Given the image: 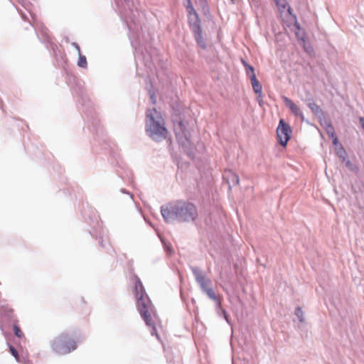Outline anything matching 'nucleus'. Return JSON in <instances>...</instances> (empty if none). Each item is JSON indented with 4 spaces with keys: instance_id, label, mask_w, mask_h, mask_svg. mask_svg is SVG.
Wrapping results in <instances>:
<instances>
[{
    "instance_id": "obj_1",
    "label": "nucleus",
    "mask_w": 364,
    "mask_h": 364,
    "mask_svg": "<svg viewBox=\"0 0 364 364\" xmlns=\"http://www.w3.org/2000/svg\"><path fill=\"white\" fill-rule=\"evenodd\" d=\"M161 214L166 222L175 220L181 221L194 220L197 217L196 206L190 203L177 202L169 203L161 209Z\"/></svg>"
},
{
    "instance_id": "obj_2",
    "label": "nucleus",
    "mask_w": 364,
    "mask_h": 364,
    "mask_svg": "<svg viewBox=\"0 0 364 364\" xmlns=\"http://www.w3.org/2000/svg\"><path fill=\"white\" fill-rule=\"evenodd\" d=\"M145 131L150 138L156 141H162L168 136L164 119L156 108L148 109L146 112Z\"/></svg>"
},
{
    "instance_id": "obj_3",
    "label": "nucleus",
    "mask_w": 364,
    "mask_h": 364,
    "mask_svg": "<svg viewBox=\"0 0 364 364\" xmlns=\"http://www.w3.org/2000/svg\"><path fill=\"white\" fill-rule=\"evenodd\" d=\"M135 293L137 300V308L140 313L141 316L145 321L148 326L152 327L151 335L156 332L154 326V322L151 317V311H152V306L151 301L146 295L144 286L139 278L136 277L135 282Z\"/></svg>"
},
{
    "instance_id": "obj_4",
    "label": "nucleus",
    "mask_w": 364,
    "mask_h": 364,
    "mask_svg": "<svg viewBox=\"0 0 364 364\" xmlns=\"http://www.w3.org/2000/svg\"><path fill=\"white\" fill-rule=\"evenodd\" d=\"M75 342L66 334H62L56 338L53 344V350L59 354L65 355L76 348Z\"/></svg>"
},
{
    "instance_id": "obj_5",
    "label": "nucleus",
    "mask_w": 364,
    "mask_h": 364,
    "mask_svg": "<svg viewBox=\"0 0 364 364\" xmlns=\"http://www.w3.org/2000/svg\"><path fill=\"white\" fill-rule=\"evenodd\" d=\"M291 129L290 126L285 122L283 119H281L277 129V136L279 143L286 146L288 141L290 139Z\"/></svg>"
},
{
    "instance_id": "obj_6",
    "label": "nucleus",
    "mask_w": 364,
    "mask_h": 364,
    "mask_svg": "<svg viewBox=\"0 0 364 364\" xmlns=\"http://www.w3.org/2000/svg\"><path fill=\"white\" fill-rule=\"evenodd\" d=\"M191 269L197 283L199 284L202 291L205 293L207 289L212 287V281L206 279L198 267H192Z\"/></svg>"
},
{
    "instance_id": "obj_7",
    "label": "nucleus",
    "mask_w": 364,
    "mask_h": 364,
    "mask_svg": "<svg viewBox=\"0 0 364 364\" xmlns=\"http://www.w3.org/2000/svg\"><path fill=\"white\" fill-rule=\"evenodd\" d=\"M190 27L193 33L194 38L196 41L198 45L203 49H205L206 48V43L202 35L203 31L200 26V23L191 25Z\"/></svg>"
},
{
    "instance_id": "obj_8",
    "label": "nucleus",
    "mask_w": 364,
    "mask_h": 364,
    "mask_svg": "<svg viewBox=\"0 0 364 364\" xmlns=\"http://www.w3.org/2000/svg\"><path fill=\"white\" fill-rule=\"evenodd\" d=\"M188 12V23L189 26L197 24L200 23V20L196 10L194 9L191 0H188V4L186 6Z\"/></svg>"
},
{
    "instance_id": "obj_9",
    "label": "nucleus",
    "mask_w": 364,
    "mask_h": 364,
    "mask_svg": "<svg viewBox=\"0 0 364 364\" xmlns=\"http://www.w3.org/2000/svg\"><path fill=\"white\" fill-rule=\"evenodd\" d=\"M188 12V23L189 26L197 24L200 23V20L196 10L194 9L191 0H188V4L186 6Z\"/></svg>"
},
{
    "instance_id": "obj_10",
    "label": "nucleus",
    "mask_w": 364,
    "mask_h": 364,
    "mask_svg": "<svg viewBox=\"0 0 364 364\" xmlns=\"http://www.w3.org/2000/svg\"><path fill=\"white\" fill-rule=\"evenodd\" d=\"M251 84L254 92L257 95V99L259 104L262 102V87L255 75L250 76Z\"/></svg>"
},
{
    "instance_id": "obj_11",
    "label": "nucleus",
    "mask_w": 364,
    "mask_h": 364,
    "mask_svg": "<svg viewBox=\"0 0 364 364\" xmlns=\"http://www.w3.org/2000/svg\"><path fill=\"white\" fill-rule=\"evenodd\" d=\"M224 178L227 180L229 186H237L240 183V178L237 174L231 170H225L224 172Z\"/></svg>"
},
{
    "instance_id": "obj_12",
    "label": "nucleus",
    "mask_w": 364,
    "mask_h": 364,
    "mask_svg": "<svg viewBox=\"0 0 364 364\" xmlns=\"http://www.w3.org/2000/svg\"><path fill=\"white\" fill-rule=\"evenodd\" d=\"M283 100L285 105L289 108V109L295 116H300L303 117L302 112H301L299 107L292 100L287 97H284Z\"/></svg>"
},
{
    "instance_id": "obj_13",
    "label": "nucleus",
    "mask_w": 364,
    "mask_h": 364,
    "mask_svg": "<svg viewBox=\"0 0 364 364\" xmlns=\"http://www.w3.org/2000/svg\"><path fill=\"white\" fill-rule=\"evenodd\" d=\"M157 235L159 236V237L160 238L161 240V242L164 246V248L165 250V251L166 252V253L170 255H171L173 252V250L172 249V247L170 243H168V242H166L161 235V232L159 231H157Z\"/></svg>"
},
{
    "instance_id": "obj_14",
    "label": "nucleus",
    "mask_w": 364,
    "mask_h": 364,
    "mask_svg": "<svg viewBox=\"0 0 364 364\" xmlns=\"http://www.w3.org/2000/svg\"><path fill=\"white\" fill-rule=\"evenodd\" d=\"M295 315L301 323L304 322V313L299 306L296 308Z\"/></svg>"
},
{
    "instance_id": "obj_15",
    "label": "nucleus",
    "mask_w": 364,
    "mask_h": 364,
    "mask_svg": "<svg viewBox=\"0 0 364 364\" xmlns=\"http://www.w3.org/2000/svg\"><path fill=\"white\" fill-rule=\"evenodd\" d=\"M205 294L211 300H216V297H218V296L216 295L215 292L213 289L212 287L210 288H209L208 289H207V291H205Z\"/></svg>"
},
{
    "instance_id": "obj_16",
    "label": "nucleus",
    "mask_w": 364,
    "mask_h": 364,
    "mask_svg": "<svg viewBox=\"0 0 364 364\" xmlns=\"http://www.w3.org/2000/svg\"><path fill=\"white\" fill-rule=\"evenodd\" d=\"M77 65L82 68H86L87 65L85 56L82 55L80 53L79 54Z\"/></svg>"
},
{
    "instance_id": "obj_17",
    "label": "nucleus",
    "mask_w": 364,
    "mask_h": 364,
    "mask_svg": "<svg viewBox=\"0 0 364 364\" xmlns=\"http://www.w3.org/2000/svg\"><path fill=\"white\" fill-rule=\"evenodd\" d=\"M242 63L246 68V73L247 75H255L254 71V68L250 65H248L245 60H242Z\"/></svg>"
},
{
    "instance_id": "obj_18",
    "label": "nucleus",
    "mask_w": 364,
    "mask_h": 364,
    "mask_svg": "<svg viewBox=\"0 0 364 364\" xmlns=\"http://www.w3.org/2000/svg\"><path fill=\"white\" fill-rule=\"evenodd\" d=\"M279 9L286 8L287 3L286 0H274Z\"/></svg>"
},
{
    "instance_id": "obj_19",
    "label": "nucleus",
    "mask_w": 364,
    "mask_h": 364,
    "mask_svg": "<svg viewBox=\"0 0 364 364\" xmlns=\"http://www.w3.org/2000/svg\"><path fill=\"white\" fill-rule=\"evenodd\" d=\"M309 107L315 113H318L321 111L320 107L317 105L316 103H309Z\"/></svg>"
},
{
    "instance_id": "obj_20",
    "label": "nucleus",
    "mask_w": 364,
    "mask_h": 364,
    "mask_svg": "<svg viewBox=\"0 0 364 364\" xmlns=\"http://www.w3.org/2000/svg\"><path fill=\"white\" fill-rule=\"evenodd\" d=\"M9 350L12 355H14L16 360H18V354L15 348L13 347L12 346H9Z\"/></svg>"
},
{
    "instance_id": "obj_21",
    "label": "nucleus",
    "mask_w": 364,
    "mask_h": 364,
    "mask_svg": "<svg viewBox=\"0 0 364 364\" xmlns=\"http://www.w3.org/2000/svg\"><path fill=\"white\" fill-rule=\"evenodd\" d=\"M14 333L17 337L21 338L23 336V333L21 332V329L17 326H14Z\"/></svg>"
},
{
    "instance_id": "obj_22",
    "label": "nucleus",
    "mask_w": 364,
    "mask_h": 364,
    "mask_svg": "<svg viewBox=\"0 0 364 364\" xmlns=\"http://www.w3.org/2000/svg\"><path fill=\"white\" fill-rule=\"evenodd\" d=\"M215 302V306H216V309L218 310V314H220V311L221 309H223L221 308V301L220 300L218 299V297H216V300H213Z\"/></svg>"
},
{
    "instance_id": "obj_23",
    "label": "nucleus",
    "mask_w": 364,
    "mask_h": 364,
    "mask_svg": "<svg viewBox=\"0 0 364 364\" xmlns=\"http://www.w3.org/2000/svg\"><path fill=\"white\" fill-rule=\"evenodd\" d=\"M326 130H327L328 134H331V136H334V135H335L334 129L331 125H329L327 127Z\"/></svg>"
},
{
    "instance_id": "obj_24",
    "label": "nucleus",
    "mask_w": 364,
    "mask_h": 364,
    "mask_svg": "<svg viewBox=\"0 0 364 364\" xmlns=\"http://www.w3.org/2000/svg\"><path fill=\"white\" fill-rule=\"evenodd\" d=\"M338 154L341 158L344 159L346 155V151L343 149H341L338 151Z\"/></svg>"
},
{
    "instance_id": "obj_25",
    "label": "nucleus",
    "mask_w": 364,
    "mask_h": 364,
    "mask_svg": "<svg viewBox=\"0 0 364 364\" xmlns=\"http://www.w3.org/2000/svg\"><path fill=\"white\" fill-rule=\"evenodd\" d=\"M151 100L154 105L156 104V98L154 93L151 95Z\"/></svg>"
},
{
    "instance_id": "obj_26",
    "label": "nucleus",
    "mask_w": 364,
    "mask_h": 364,
    "mask_svg": "<svg viewBox=\"0 0 364 364\" xmlns=\"http://www.w3.org/2000/svg\"><path fill=\"white\" fill-rule=\"evenodd\" d=\"M73 46L75 47V49L77 50L78 53L80 54V46L77 43H73Z\"/></svg>"
},
{
    "instance_id": "obj_27",
    "label": "nucleus",
    "mask_w": 364,
    "mask_h": 364,
    "mask_svg": "<svg viewBox=\"0 0 364 364\" xmlns=\"http://www.w3.org/2000/svg\"><path fill=\"white\" fill-rule=\"evenodd\" d=\"M333 139V142L334 144H336L338 143V139L336 136V134L334 135V136H331Z\"/></svg>"
},
{
    "instance_id": "obj_28",
    "label": "nucleus",
    "mask_w": 364,
    "mask_h": 364,
    "mask_svg": "<svg viewBox=\"0 0 364 364\" xmlns=\"http://www.w3.org/2000/svg\"><path fill=\"white\" fill-rule=\"evenodd\" d=\"M225 319L226 320V321L230 324V320H229V316H228V314H227L226 315H225L224 316Z\"/></svg>"
},
{
    "instance_id": "obj_29",
    "label": "nucleus",
    "mask_w": 364,
    "mask_h": 364,
    "mask_svg": "<svg viewBox=\"0 0 364 364\" xmlns=\"http://www.w3.org/2000/svg\"><path fill=\"white\" fill-rule=\"evenodd\" d=\"M360 122L362 124V127L364 129V117L360 119Z\"/></svg>"
},
{
    "instance_id": "obj_30",
    "label": "nucleus",
    "mask_w": 364,
    "mask_h": 364,
    "mask_svg": "<svg viewBox=\"0 0 364 364\" xmlns=\"http://www.w3.org/2000/svg\"><path fill=\"white\" fill-rule=\"evenodd\" d=\"M221 312V314L223 315V316H225V315H226L228 313L226 312V311L225 309H221L220 311Z\"/></svg>"
}]
</instances>
